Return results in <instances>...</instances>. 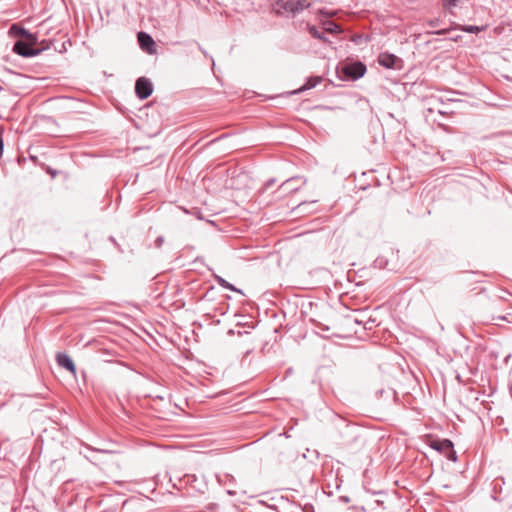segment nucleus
<instances>
[{
	"instance_id": "f257e3e1",
	"label": "nucleus",
	"mask_w": 512,
	"mask_h": 512,
	"mask_svg": "<svg viewBox=\"0 0 512 512\" xmlns=\"http://www.w3.org/2000/svg\"><path fill=\"white\" fill-rule=\"evenodd\" d=\"M226 172H229L233 169V172L229 176V185H226V188L235 190V191H242L248 188L249 183V177L246 173L240 172L236 173V162L234 160H228L226 161Z\"/></svg>"
},
{
	"instance_id": "f03ea898",
	"label": "nucleus",
	"mask_w": 512,
	"mask_h": 512,
	"mask_svg": "<svg viewBox=\"0 0 512 512\" xmlns=\"http://www.w3.org/2000/svg\"><path fill=\"white\" fill-rule=\"evenodd\" d=\"M310 6L311 2L309 0H278L276 2V9L278 13L280 10L297 13L309 8Z\"/></svg>"
},
{
	"instance_id": "7ed1b4c3",
	"label": "nucleus",
	"mask_w": 512,
	"mask_h": 512,
	"mask_svg": "<svg viewBox=\"0 0 512 512\" xmlns=\"http://www.w3.org/2000/svg\"><path fill=\"white\" fill-rule=\"evenodd\" d=\"M366 66H336V73L341 80L353 81L365 74Z\"/></svg>"
},
{
	"instance_id": "20e7f679",
	"label": "nucleus",
	"mask_w": 512,
	"mask_h": 512,
	"mask_svg": "<svg viewBox=\"0 0 512 512\" xmlns=\"http://www.w3.org/2000/svg\"><path fill=\"white\" fill-rule=\"evenodd\" d=\"M36 43H29V41H17L12 51L23 57H32L41 53L42 49L33 48Z\"/></svg>"
},
{
	"instance_id": "39448f33",
	"label": "nucleus",
	"mask_w": 512,
	"mask_h": 512,
	"mask_svg": "<svg viewBox=\"0 0 512 512\" xmlns=\"http://www.w3.org/2000/svg\"><path fill=\"white\" fill-rule=\"evenodd\" d=\"M153 92V86L149 79L140 77L135 84V93L140 99L148 98Z\"/></svg>"
},
{
	"instance_id": "423d86ee",
	"label": "nucleus",
	"mask_w": 512,
	"mask_h": 512,
	"mask_svg": "<svg viewBox=\"0 0 512 512\" xmlns=\"http://www.w3.org/2000/svg\"><path fill=\"white\" fill-rule=\"evenodd\" d=\"M429 445L440 452H449L450 455H448V458L455 461L456 456L455 453L452 451L453 444L450 440H438V439H432L429 437Z\"/></svg>"
},
{
	"instance_id": "0eeeda50",
	"label": "nucleus",
	"mask_w": 512,
	"mask_h": 512,
	"mask_svg": "<svg viewBox=\"0 0 512 512\" xmlns=\"http://www.w3.org/2000/svg\"><path fill=\"white\" fill-rule=\"evenodd\" d=\"M8 34L11 37H23L25 40L29 41V43H37L38 41L37 34L30 33L28 30L20 27L17 24H13L10 26Z\"/></svg>"
},
{
	"instance_id": "6e6552de",
	"label": "nucleus",
	"mask_w": 512,
	"mask_h": 512,
	"mask_svg": "<svg viewBox=\"0 0 512 512\" xmlns=\"http://www.w3.org/2000/svg\"><path fill=\"white\" fill-rule=\"evenodd\" d=\"M139 45L141 49L149 54H152L155 51V41L153 38L146 32H139L137 35Z\"/></svg>"
},
{
	"instance_id": "1a4fd4ad",
	"label": "nucleus",
	"mask_w": 512,
	"mask_h": 512,
	"mask_svg": "<svg viewBox=\"0 0 512 512\" xmlns=\"http://www.w3.org/2000/svg\"><path fill=\"white\" fill-rule=\"evenodd\" d=\"M56 361L59 366L67 369L72 374L76 373V367L73 360L65 353H58L56 355Z\"/></svg>"
},
{
	"instance_id": "9d476101",
	"label": "nucleus",
	"mask_w": 512,
	"mask_h": 512,
	"mask_svg": "<svg viewBox=\"0 0 512 512\" xmlns=\"http://www.w3.org/2000/svg\"><path fill=\"white\" fill-rule=\"evenodd\" d=\"M322 81V78L321 77H312L310 78L306 84H304L303 86H301L300 88L294 90L292 93L296 94V93H300L302 91H305V90H308V89H311L313 87H315L318 83H320Z\"/></svg>"
},
{
	"instance_id": "9b49d317",
	"label": "nucleus",
	"mask_w": 512,
	"mask_h": 512,
	"mask_svg": "<svg viewBox=\"0 0 512 512\" xmlns=\"http://www.w3.org/2000/svg\"><path fill=\"white\" fill-rule=\"evenodd\" d=\"M323 29L331 34H336L341 32V28L338 24L332 22V21H325L323 23Z\"/></svg>"
},
{
	"instance_id": "f8f14e48",
	"label": "nucleus",
	"mask_w": 512,
	"mask_h": 512,
	"mask_svg": "<svg viewBox=\"0 0 512 512\" xmlns=\"http://www.w3.org/2000/svg\"><path fill=\"white\" fill-rule=\"evenodd\" d=\"M396 61V58L394 56H387L386 58H380L379 63L386 65V64H394Z\"/></svg>"
},
{
	"instance_id": "ddd939ff",
	"label": "nucleus",
	"mask_w": 512,
	"mask_h": 512,
	"mask_svg": "<svg viewBox=\"0 0 512 512\" xmlns=\"http://www.w3.org/2000/svg\"><path fill=\"white\" fill-rule=\"evenodd\" d=\"M309 33H310L314 38L323 39L322 35L319 33V31L317 30V28H316L315 26H310V27H309Z\"/></svg>"
},
{
	"instance_id": "4468645a",
	"label": "nucleus",
	"mask_w": 512,
	"mask_h": 512,
	"mask_svg": "<svg viewBox=\"0 0 512 512\" xmlns=\"http://www.w3.org/2000/svg\"><path fill=\"white\" fill-rule=\"evenodd\" d=\"M318 13L320 15H323V16H326V17H333L336 14V12H334V11H326V10H322V9L319 10Z\"/></svg>"
},
{
	"instance_id": "2eb2a0df",
	"label": "nucleus",
	"mask_w": 512,
	"mask_h": 512,
	"mask_svg": "<svg viewBox=\"0 0 512 512\" xmlns=\"http://www.w3.org/2000/svg\"><path fill=\"white\" fill-rule=\"evenodd\" d=\"M464 31L471 32V33H477L480 31V28L477 26H468L463 28Z\"/></svg>"
},
{
	"instance_id": "dca6fc26",
	"label": "nucleus",
	"mask_w": 512,
	"mask_h": 512,
	"mask_svg": "<svg viewBox=\"0 0 512 512\" xmlns=\"http://www.w3.org/2000/svg\"><path fill=\"white\" fill-rule=\"evenodd\" d=\"M225 286H226V289H229V290H232V291H236L238 292L239 294H241L242 296L244 295V293L241 291V290H237L233 285H231L230 283H228L226 281L225 283Z\"/></svg>"
},
{
	"instance_id": "f3484780",
	"label": "nucleus",
	"mask_w": 512,
	"mask_h": 512,
	"mask_svg": "<svg viewBox=\"0 0 512 512\" xmlns=\"http://www.w3.org/2000/svg\"><path fill=\"white\" fill-rule=\"evenodd\" d=\"M459 0H445V5L454 6Z\"/></svg>"
},
{
	"instance_id": "a211bd4d",
	"label": "nucleus",
	"mask_w": 512,
	"mask_h": 512,
	"mask_svg": "<svg viewBox=\"0 0 512 512\" xmlns=\"http://www.w3.org/2000/svg\"><path fill=\"white\" fill-rule=\"evenodd\" d=\"M218 282H219V284H220L221 286H224L225 280H224V278L219 277V278H218Z\"/></svg>"
},
{
	"instance_id": "6ab92c4d",
	"label": "nucleus",
	"mask_w": 512,
	"mask_h": 512,
	"mask_svg": "<svg viewBox=\"0 0 512 512\" xmlns=\"http://www.w3.org/2000/svg\"><path fill=\"white\" fill-rule=\"evenodd\" d=\"M7 71H8L9 73H11L12 75H14V76H17V77H18V76H21L20 74H18V73H14V72H12V71H10V70H7Z\"/></svg>"
},
{
	"instance_id": "aec40b11",
	"label": "nucleus",
	"mask_w": 512,
	"mask_h": 512,
	"mask_svg": "<svg viewBox=\"0 0 512 512\" xmlns=\"http://www.w3.org/2000/svg\"><path fill=\"white\" fill-rule=\"evenodd\" d=\"M459 38H460V36L451 37V39L454 40V41H457Z\"/></svg>"
},
{
	"instance_id": "412c9836",
	"label": "nucleus",
	"mask_w": 512,
	"mask_h": 512,
	"mask_svg": "<svg viewBox=\"0 0 512 512\" xmlns=\"http://www.w3.org/2000/svg\"><path fill=\"white\" fill-rule=\"evenodd\" d=\"M436 33H437V34H444V33H446V30H441V31H438V32H436Z\"/></svg>"
},
{
	"instance_id": "4be33fe9",
	"label": "nucleus",
	"mask_w": 512,
	"mask_h": 512,
	"mask_svg": "<svg viewBox=\"0 0 512 512\" xmlns=\"http://www.w3.org/2000/svg\"><path fill=\"white\" fill-rule=\"evenodd\" d=\"M229 334H235V331L234 330H229Z\"/></svg>"
}]
</instances>
